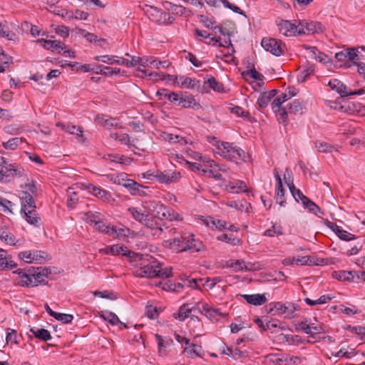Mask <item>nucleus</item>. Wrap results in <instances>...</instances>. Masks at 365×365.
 <instances>
[{
  "label": "nucleus",
  "instance_id": "f257e3e1",
  "mask_svg": "<svg viewBox=\"0 0 365 365\" xmlns=\"http://www.w3.org/2000/svg\"><path fill=\"white\" fill-rule=\"evenodd\" d=\"M14 282L21 287H36L46 282L51 272L46 267H32L28 270L19 269L13 272Z\"/></svg>",
  "mask_w": 365,
  "mask_h": 365
},
{
  "label": "nucleus",
  "instance_id": "f03ea898",
  "mask_svg": "<svg viewBox=\"0 0 365 365\" xmlns=\"http://www.w3.org/2000/svg\"><path fill=\"white\" fill-rule=\"evenodd\" d=\"M207 140L215 148L216 154L233 162L239 160L246 161V155L243 150L232 143L219 140L216 137H207Z\"/></svg>",
  "mask_w": 365,
  "mask_h": 365
},
{
  "label": "nucleus",
  "instance_id": "7ed1b4c3",
  "mask_svg": "<svg viewBox=\"0 0 365 365\" xmlns=\"http://www.w3.org/2000/svg\"><path fill=\"white\" fill-rule=\"evenodd\" d=\"M163 245L178 252L187 250L200 252L204 248L202 242H197L192 235H189L187 237L179 236L173 239L165 240Z\"/></svg>",
  "mask_w": 365,
  "mask_h": 365
},
{
  "label": "nucleus",
  "instance_id": "20e7f679",
  "mask_svg": "<svg viewBox=\"0 0 365 365\" xmlns=\"http://www.w3.org/2000/svg\"><path fill=\"white\" fill-rule=\"evenodd\" d=\"M136 273L140 277L168 278L172 276V267L163 268L158 262L153 261L141 267Z\"/></svg>",
  "mask_w": 365,
  "mask_h": 365
},
{
  "label": "nucleus",
  "instance_id": "39448f33",
  "mask_svg": "<svg viewBox=\"0 0 365 365\" xmlns=\"http://www.w3.org/2000/svg\"><path fill=\"white\" fill-rule=\"evenodd\" d=\"M299 309L297 304L292 302H272L269 304L268 313L272 315L283 316L286 319L295 317V312Z\"/></svg>",
  "mask_w": 365,
  "mask_h": 365
},
{
  "label": "nucleus",
  "instance_id": "423d86ee",
  "mask_svg": "<svg viewBox=\"0 0 365 365\" xmlns=\"http://www.w3.org/2000/svg\"><path fill=\"white\" fill-rule=\"evenodd\" d=\"M148 205V209L155 212L156 217L160 219L165 218L170 221H180L182 219L178 212L170 207L164 206L163 205L155 202H150Z\"/></svg>",
  "mask_w": 365,
  "mask_h": 365
},
{
  "label": "nucleus",
  "instance_id": "0eeeda50",
  "mask_svg": "<svg viewBox=\"0 0 365 365\" xmlns=\"http://www.w3.org/2000/svg\"><path fill=\"white\" fill-rule=\"evenodd\" d=\"M145 14L150 21L160 25L172 24L174 20L169 14L153 6H147Z\"/></svg>",
  "mask_w": 365,
  "mask_h": 365
},
{
  "label": "nucleus",
  "instance_id": "6e6552de",
  "mask_svg": "<svg viewBox=\"0 0 365 365\" xmlns=\"http://www.w3.org/2000/svg\"><path fill=\"white\" fill-rule=\"evenodd\" d=\"M276 24L279 34L284 36L292 37L299 35V24L297 21L292 23L288 20L279 19L276 21Z\"/></svg>",
  "mask_w": 365,
  "mask_h": 365
},
{
  "label": "nucleus",
  "instance_id": "1a4fd4ad",
  "mask_svg": "<svg viewBox=\"0 0 365 365\" xmlns=\"http://www.w3.org/2000/svg\"><path fill=\"white\" fill-rule=\"evenodd\" d=\"M150 177L155 178L160 183H172L177 182L180 178L179 172L175 170H167L164 171L157 170L150 173H147V178L152 179Z\"/></svg>",
  "mask_w": 365,
  "mask_h": 365
},
{
  "label": "nucleus",
  "instance_id": "9d476101",
  "mask_svg": "<svg viewBox=\"0 0 365 365\" xmlns=\"http://www.w3.org/2000/svg\"><path fill=\"white\" fill-rule=\"evenodd\" d=\"M327 85L332 91H336L342 98L354 95H361L364 93L362 88L352 91L343 82L336 78L330 80Z\"/></svg>",
  "mask_w": 365,
  "mask_h": 365
},
{
  "label": "nucleus",
  "instance_id": "9b49d317",
  "mask_svg": "<svg viewBox=\"0 0 365 365\" xmlns=\"http://www.w3.org/2000/svg\"><path fill=\"white\" fill-rule=\"evenodd\" d=\"M262 46L267 51L276 56L282 55L286 46L282 41L274 38H264L261 42Z\"/></svg>",
  "mask_w": 365,
  "mask_h": 365
},
{
  "label": "nucleus",
  "instance_id": "f8f14e48",
  "mask_svg": "<svg viewBox=\"0 0 365 365\" xmlns=\"http://www.w3.org/2000/svg\"><path fill=\"white\" fill-rule=\"evenodd\" d=\"M24 171L14 164H9L4 158L0 156V180L7 177L22 176Z\"/></svg>",
  "mask_w": 365,
  "mask_h": 365
},
{
  "label": "nucleus",
  "instance_id": "ddd939ff",
  "mask_svg": "<svg viewBox=\"0 0 365 365\" xmlns=\"http://www.w3.org/2000/svg\"><path fill=\"white\" fill-rule=\"evenodd\" d=\"M18 255L21 260L28 264L38 263L44 259L43 252L40 250H26Z\"/></svg>",
  "mask_w": 365,
  "mask_h": 365
},
{
  "label": "nucleus",
  "instance_id": "4468645a",
  "mask_svg": "<svg viewBox=\"0 0 365 365\" xmlns=\"http://www.w3.org/2000/svg\"><path fill=\"white\" fill-rule=\"evenodd\" d=\"M207 88L218 93H222L225 91L223 84L217 81L213 76H210L206 81H205L202 86H198L197 90L202 93H208L209 90Z\"/></svg>",
  "mask_w": 365,
  "mask_h": 365
},
{
  "label": "nucleus",
  "instance_id": "2eb2a0df",
  "mask_svg": "<svg viewBox=\"0 0 365 365\" xmlns=\"http://www.w3.org/2000/svg\"><path fill=\"white\" fill-rule=\"evenodd\" d=\"M299 35L313 34L323 31L322 24L317 21H299Z\"/></svg>",
  "mask_w": 365,
  "mask_h": 365
},
{
  "label": "nucleus",
  "instance_id": "dca6fc26",
  "mask_svg": "<svg viewBox=\"0 0 365 365\" xmlns=\"http://www.w3.org/2000/svg\"><path fill=\"white\" fill-rule=\"evenodd\" d=\"M93 227L98 232L108 235L113 237H119L123 235V230H117L115 227L110 225V224H106L103 221V217L93 226Z\"/></svg>",
  "mask_w": 365,
  "mask_h": 365
},
{
  "label": "nucleus",
  "instance_id": "f3484780",
  "mask_svg": "<svg viewBox=\"0 0 365 365\" xmlns=\"http://www.w3.org/2000/svg\"><path fill=\"white\" fill-rule=\"evenodd\" d=\"M283 102L278 98L274 99L272 103V108L278 116V120L284 125L287 124V111L285 107L282 106Z\"/></svg>",
  "mask_w": 365,
  "mask_h": 365
},
{
  "label": "nucleus",
  "instance_id": "a211bd4d",
  "mask_svg": "<svg viewBox=\"0 0 365 365\" xmlns=\"http://www.w3.org/2000/svg\"><path fill=\"white\" fill-rule=\"evenodd\" d=\"M86 188L88 191V192L96 196V197L102 200L104 202H108L112 200L111 194L108 191L102 189L100 187L96 186L92 184H88Z\"/></svg>",
  "mask_w": 365,
  "mask_h": 365
},
{
  "label": "nucleus",
  "instance_id": "6ab92c4d",
  "mask_svg": "<svg viewBox=\"0 0 365 365\" xmlns=\"http://www.w3.org/2000/svg\"><path fill=\"white\" fill-rule=\"evenodd\" d=\"M19 199L21 202V210H25L36 208V203L33 196L28 191H23L20 195Z\"/></svg>",
  "mask_w": 365,
  "mask_h": 365
},
{
  "label": "nucleus",
  "instance_id": "aec40b11",
  "mask_svg": "<svg viewBox=\"0 0 365 365\" xmlns=\"http://www.w3.org/2000/svg\"><path fill=\"white\" fill-rule=\"evenodd\" d=\"M36 209V208L25 210V212L20 211V212L22 217L29 224L36 227H38L41 225V220Z\"/></svg>",
  "mask_w": 365,
  "mask_h": 365
},
{
  "label": "nucleus",
  "instance_id": "412c9836",
  "mask_svg": "<svg viewBox=\"0 0 365 365\" xmlns=\"http://www.w3.org/2000/svg\"><path fill=\"white\" fill-rule=\"evenodd\" d=\"M38 42L44 48L51 50L52 51H56L58 53H61V51L66 48L65 44L60 41L40 39L38 41Z\"/></svg>",
  "mask_w": 365,
  "mask_h": 365
},
{
  "label": "nucleus",
  "instance_id": "4be33fe9",
  "mask_svg": "<svg viewBox=\"0 0 365 365\" xmlns=\"http://www.w3.org/2000/svg\"><path fill=\"white\" fill-rule=\"evenodd\" d=\"M178 106L184 108H192L195 110H200L201 108L200 104L191 95L182 94Z\"/></svg>",
  "mask_w": 365,
  "mask_h": 365
},
{
  "label": "nucleus",
  "instance_id": "5701e85b",
  "mask_svg": "<svg viewBox=\"0 0 365 365\" xmlns=\"http://www.w3.org/2000/svg\"><path fill=\"white\" fill-rule=\"evenodd\" d=\"M290 174H291L290 170L288 168H287L286 170H285V173H284V180H285L286 182L287 183V185L289 186L290 192L292 193V196L294 197V198L295 199V200L297 202H299V200H301L302 203L304 202V200L307 198V197L305 196L301 192L300 190L297 189L295 187L294 185L293 184V182H287V175L289 176Z\"/></svg>",
  "mask_w": 365,
  "mask_h": 365
},
{
  "label": "nucleus",
  "instance_id": "b1692460",
  "mask_svg": "<svg viewBox=\"0 0 365 365\" xmlns=\"http://www.w3.org/2000/svg\"><path fill=\"white\" fill-rule=\"evenodd\" d=\"M199 220L208 227H212V228L215 227L219 230L227 229V223L225 220H214L212 217H205L203 216H200L199 217Z\"/></svg>",
  "mask_w": 365,
  "mask_h": 365
},
{
  "label": "nucleus",
  "instance_id": "393cba45",
  "mask_svg": "<svg viewBox=\"0 0 365 365\" xmlns=\"http://www.w3.org/2000/svg\"><path fill=\"white\" fill-rule=\"evenodd\" d=\"M243 299L250 304L260 306L267 302L264 294H243Z\"/></svg>",
  "mask_w": 365,
  "mask_h": 365
},
{
  "label": "nucleus",
  "instance_id": "a878e982",
  "mask_svg": "<svg viewBox=\"0 0 365 365\" xmlns=\"http://www.w3.org/2000/svg\"><path fill=\"white\" fill-rule=\"evenodd\" d=\"M312 263V261L307 256L303 257H287L283 259L282 264L285 266H290L293 264L297 265H306L310 264Z\"/></svg>",
  "mask_w": 365,
  "mask_h": 365
},
{
  "label": "nucleus",
  "instance_id": "bb28decb",
  "mask_svg": "<svg viewBox=\"0 0 365 365\" xmlns=\"http://www.w3.org/2000/svg\"><path fill=\"white\" fill-rule=\"evenodd\" d=\"M125 56L130 57L131 60H128L124 58H122L121 62H122L123 65H125V66H127L128 68L134 67L138 64L144 68L147 66L146 63H145L146 58H145V57L140 58L138 56H131L128 53H126Z\"/></svg>",
  "mask_w": 365,
  "mask_h": 365
},
{
  "label": "nucleus",
  "instance_id": "cd10ccee",
  "mask_svg": "<svg viewBox=\"0 0 365 365\" xmlns=\"http://www.w3.org/2000/svg\"><path fill=\"white\" fill-rule=\"evenodd\" d=\"M226 190L232 193H240L247 192L246 184L241 180L230 182L226 185Z\"/></svg>",
  "mask_w": 365,
  "mask_h": 365
},
{
  "label": "nucleus",
  "instance_id": "c85d7f7f",
  "mask_svg": "<svg viewBox=\"0 0 365 365\" xmlns=\"http://www.w3.org/2000/svg\"><path fill=\"white\" fill-rule=\"evenodd\" d=\"M57 126H61L62 129L65 130L69 133L76 134L79 138V141L83 143L85 141V138L83 136V130L79 126H76L70 124L64 125L61 123H58Z\"/></svg>",
  "mask_w": 365,
  "mask_h": 365
},
{
  "label": "nucleus",
  "instance_id": "c756f323",
  "mask_svg": "<svg viewBox=\"0 0 365 365\" xmlns=\"http://www.w3.org/2000/svg\"><path fill=\"white\" fill-rule=\"evenodd\" d=\"M228 207L235 208L242 212H249L251 208V205L247 202L245 200H230L226 202Z\"/></svg>",
  "mask_w": 365,
  "mask_h": 365
},
{
  "label": "nucleus",
  "instance_id": "7c9ffc66",
  "mask_svg": "<svg viewBox=\"0 0 365 365\" xmlns=\"http://www.w3.org/2000/svg\"><path fill=\"white\" fill-rule=\"evenodd\" d=\"M16 264L11 260V257L7 256L5 250H0V270L5 269H13L16 267Z\"/></svg>",
  "mask_w": 365,
  "mask_h": 365
},
{
  "label": "nucleus",
  "instance_id": "2f4dec72",
  "mask_svg": "<svg viewBox=\"0 0 365 365\" xmlns=\"http://www.w3.org/2000/svg\"><path fill=\"white\" fill-rule=\"evenodd\" d=\"M128 212L138 222H143L147 219L148 213L140 207H132L128 209Z\"/></svg>",
  "mask_w": 365,
  "mask_h": 365
},
{
  "label": "nucleus",
  "instance_id": "473e14b6",
  "mask_svg": "<svg viewBox=\"0 0 365 365\" xmlns=\"http://www.w3.org/2000/svg\"><path fill=\"white\" fill-rule=\"evenodd\" d=\"M178 83L181 88L197 89L198 86H200V81H196L195 79L187 76H180Z\"/></svg>",
  "mask_w": 365,
  "mask_h": 365
},
{
  "label": "nucleus",
  "instance_id": "72a5a7b5",
  "mask_svg": "<svg viewBox=\"0 0 365 365\" xmlns=\"http://www.w3.org/2000/svg\"><path fill=\"white\" fill-rule=\"evenodd\" d=\"M276 93V90H271L261 93L257 99V104L262 108H266Z\"/></svg>",
  "mask_w": 365,
  "mask_h": 365
},
{
  "label": "nucleus",
  "instance_id": "f704fd0d",
  "mask_svg": "<svg viewBox=\"0 0 365 365\" xmlns=\"http://www.w3.org/2000/svg\"><path fill=\"white\" fill-rule=\"evenodd\" d=\"M102 217V215L98 212L88 211L83 213L82 219L93 227Z\"/></svg>",
  "mask_w": 365,
  "mask_h": 365
},
{
  "label": "nucleus",
  "instance_id": "c9c22d12",
  "mask_svg": "<svg viewBox=\"0 0 365 365\" xmlns=\"http://www.w3.org/2000/svg\"><path fill=\"white\" fill-rule=\"evenodd\" d=\"M30 331L36 338L43 341H47L51 339V334L47 329L34 327L30 329Z\"/></svg>",
  "mask_w": 365,
  "mask_h": 365
},
{
  "label": "nucleus",
  "instance_id": "e433bc0d",
  "mask_svg": "<svg viewBox=\"0 0 365 365\" xmlns=\"http://www.w3.org/2000/svg\"><path fill=\"white\" fill-rule=\"evenodd\" d=\"M122 58L118 57L116 56H109V55H105V56H96L94 57V59L98 61H102L103 63H108V64H117V65H123L122 64Z\"/></svg>",
  "mask_w": 365,
  "mask_h": 365
},
{
  "label": "nucleus",
  "instance_id": "4c0bfd02",
  "mask_svg": "<svg viewBox=\"0 0 365 365\" xmlns=\"http://www.w3.org/2000/svg\"><path fill=\"white\" fill-rule=\"evenodd\" d=\"M344 51H345V55L346 56V59L349 61L351 62V63L349 62L347 63V64L346 65V67H350L351 66V64L356 65V63H357L356 61H358L359 59L358 49L351 48H347Z\"/></svg>",
  "mask_w": 365,
  "mask_h": 365
},
{
  "label": "nucleus",
  "instance_id": "58836bf2",
  "mask_svg": "<svg viewBox=\"0 0 365 365\" xmlns=\"http://www.w3.org/2000/svg\"><path fill=\"white\" fill-rule=\"evenodd\" d=\"M161 138L163 140H167L171 143H180L181 145L187 143L186 140L183 137L179 136L178 135H173L172 133L166 132H163L161 134Z\"/></svg>",
  "mask_w": 365,
  "mask_h": 365
},
{
  "label": "nucleus",
  "instance_id": "ea45409f",
  "mask_svg": "<svg viewBox=\"0 0 365 365\" xmlns=\"http://www.w3.org/2000/svg\"><path fill=\"white\" fill-rule=\"evenodd\" d=\"M304 106L299 100H294L291 103L288 105L287 109V114H302L303 112Z\"/></svg>",
  "mask_w": 365,
  "mask_h": 365
},
{
  "label": "nucleus",
  "instance_id": "a19ab883",
  "mask_svg": "<svg viewBox=\"0 0 365 365\" xmlns=\"http://www.w3.org/2000/svg\"><path fill=\"white\" fill-rule=\"evenodd\" d=\"M332 275L334 279L339 281L351 282V280L353 279L352 271L341 270L338 272H334Z\"/></svg>",
  "mask_w": 365,
  "mask_h": 365
},
{
  "label": "nucleus",
  "instance_id": "79ce46f5",
  "mask_svg": "<svg viewBox=\"0 0 365 365\" xmlns=\"http://www.w3.org/2000/svg\"><path fill=\"white\" fill-rule=\"evenodd\" d=\"M155 338L158 343L159 351L173 344V341L170 337L163 338L161 335L156 334Z\"/></svg>",
  "mask_w": 365,
  "mask_h": 365
},
{
  "label": "nucleus",
  "instance_id": "37998d69",
  "mask_svg": "<svg viewBox=\"0 0 365 365\" xmlns=\"http://www.w3.org/2000/svg\"><path fill=\"white\" fill-rule=\"evenodd\" d=\"M22 138H13L6 142H3L2 145L6 150H14L17 147L24 142Z\"/></svg>",
  "mask_w": 365,
  "mask_h": 365
},
{
  "label": "nucleus",
  "instance_id": "c03bdc74",
  "mask_svg": "<svg viewBox=\"0 0 365 365\" xmlns=\"http://www.w3.org/2000/svg\"><path fill=\"white\" fill-rule=\"evenodd\" d=\"M0 36L4 37L9 41H16L18 40L17 35L14 32L10 31L6 25H3L1 23H0Z\"/></svg>",
  "mask_w": 365,
  "mask_h": 365
},
{
  "label": "nucleus",
  "instance_id": "a18cd8bd",
  "mask_svg": "<svg viewBox=\"0 0 365 365\" xmlns=\"http://www.w3.org/2000/svg\"><path fill=\"white\" fill-rule=\"evenodd\" d=\"M245 261L242 259H230L226 262V267L232 269L234 272H245Z\"/></svg>",
  "mask_w": 365,
  "mask_h": 365
},
{
  "label": "nucleus",
  "instance_id": "49530a36",
  "mask_svg": "<svg viewBox=\"0 0 365 365\" xmlns=\"http://www.w3.org/2000/svg\"><path fill=\"white\" fill-rule=\"evenodd\" d=\"M110 252L111 255H123L128 256L130 255V251L125 246L113 245L110 246Z\"/></svg>",
  "mask_w": 365,
  "mask_h": 365
},
{
  "label": "nucleus",
  "instance_id": "de8ad7c7",
  "mask_svg": "<svg viewBox=\"0 0 365 365\" xmlns=\"http://www.w3.org/2000/svg\"><path fill=\"white\" fill-rule=\"evenodd\" d=\"M314 67L312 65H309L303 68L297 76L298 81H305L312 74L314 73Z\"/></svg>",
  "mask_w": 365,
  "mask_h": 365
},
{
  "label": "nucleus",
  "instance_id": "09e8293b",
  "mask_svg": "<svg viewBox=\"0 0 365 365\" xmlns=\"http://www.w3.org/2000/svg\"><path fill=\"white\" fill-rule=\"evenodd\" d=\"M302 205L304 208L308 209L309 212H313L315 215H317L318 213L321 215L324 214V212L321 208L308 197L304 200V202H302Z\"/></svg>",
  "mask_w": 365,
  "mask_h": 365
},
{
  "label": "nucleus",
  "instance_id": "8fccbe9b",
  "mask_svg": "<svg viewBox=\"0 0 365 365\" xmlns=\"http://www.w3.org/2000/svg\"><path fill=\"white\" fill-rule=\"evenodd\" d=\"M314 145L317 150L321 153H331L334 150H336L335 145H330L323 141H316Z\"/></svg>",
  "mask_w": 365,
  "mask_h": 365
},
{
  "label": "nucleus",
  "instance_id": "3c124183",
  "mask_svg": "<svg viewBox=\"0 0 365 365\" xmlns=\"http://www.w3.org/2000/svg\"><path fill=\"white\" fill-rule=\"evenodd\" d=\"M308 48L310 49L312 56L316 60L323 63L329 62L328 56L326 54L319 52L315 47H309Z\"/></svg>",
  "mask_w": 365,
  "mask_h": 365
},
{
  "label": "nucleus",
  "instance_id": "603ef678",
  "mask_svg": "<svg viewBox=\"0 0 365 365\" xmlns=\"http://www.w3.org/2000/svg\"><path fill=\"white\" fill-rule=\"evenodd\" d=\"M282 235L283 231L282 226L280 225L277 224L273 225L271 228L267 229L264 232V235L267 237H274L276 235L279 236Z\"/></svg>",
  "mask_w": 365,
  "mask_h": 365
},
{
  "label": "nucleus",
  "instance_id": "864d4df0",
  "mask_svg": "<svg viewBox=\"0 0 365 365\" xmlns=\"http://www.w3.org/2000/svg\"><path fill=\"white\" fill-rule=\"evenodd\" d=\"M101 317L106 321L110 322L112 325H116L120 322L118 316L111 312H103Z\"/></svg>",
  "mask_w": 365,
  "mask_h": 365
},
{
  "label": "nucleus",
  "instance_id": "5fc2aeb1",
  "mask_svg": "<svg viewBox=\"0 0 365 365\" xmlns=\"http://www.w3.org/2000/svg\"><path fill=\"white\" fill-rule=\"evenodd\" d=\"M284 192H285V190H284L282 185V187H279V185H277L275 200H276V202L280 206H284L285 203H286L285 198H284Z\"/></svg>",
  "mask_w": 365,
  "mask_h": 365
},
{
  "label": "nucleus",
  "instance_id": "6e6d98bb",
  "mask_svg": "<svg viewBox=\"0 0 365 365\" xmlns=\"http://www.w3.org/2000/svg\"><path fill=\"white\" fill-rule=\"evenodd\" d=\"M222 353L234 358H241L243 356L242 351H241L238 348L232 349L228 346H225Z\"/></svg>",
  "mask_w": 365,
  "mask_h": 365
},
{
  "label": "nucleus",
  "instance_id": "4d7b16f0",
  "mask_svg": "<svg viewBox=\"0 0 365 365\" xmlns=\"http://www.w3.org/2000/svg\"><path fill=\"white\" fill-rule=\"evenodd\" d=\"M201 346L192 344L190 347H185L184 352H186L192 358L200 356Z\"/></svg>",
  "mask_w": 365,
  "mask_h": 365
},
{
  "label": "nucleus",
  "instance_id": "13d9d810",
  "mask_svg": "<svg viewBox=\"0 0 365 365\" xmlns=\"http://www.w3.org/2000/svg\"><path fill=\"white\" fill-rule=\"evenodd\" d=\"M245 78L249 76L256 81H262L264 76L257 72L254 68L242 73Z\"/></svg>",
  "mask_w": 365,
  "mask_h": 365
},
{
  "label": "nucleus",
  "instance_id": "bf43d9fd",
  "mask_svg": "<svg viewBox=\"0 0 365 365\" xmlns=\"http://www.w3.org/2000/svg\"><path fill=\"white\" fill-rule=\"evenodd\" d=\"M191 309L187 304H183L180 307L178 317H176L180 321L185 320L190 314Z\"/></svg>",
  "mask_w": 365,
  "mask_h": 365
},
{
  "label": "nucleus",
  "instance_id": "052dcab7",
  "mask_svg": "<svg viewBox=\"0 0 365 365\" xmlns=\"http://www.w3.org/2000/svg\"><path fill=\"white\" fill-rule=\"evenodd\" d=\"M93 294L96 297H101V298L108 299H110V300H114V299H117V297H116V295L115 294L114 292H113L111 291H108V290H105V291H95L93 292Z\"/></svg>",
  "mask_w": 365,
  "mask_h": 365
},
{
  "label": "nucleus",
  "instance_id": "680f3d73",
  "mask_svg": "<svg viewBox=\"0 0 365 365\" xmlns=\"http://www.w3.org/2000/svg\"><path fill=\"white\" fill-rule=\"evenodd\" d=\"M145 63L147 66L155 68H159L160 67L167 68L169 66V63L168 61H158L156 60L149 59L148 58H146Z\"/></svg>",
  "mask_w": 365,
  "mask_h": 365
},
{
  "label": "nucleus",
  "instance_id": "e2e57ef3",
  "mask_svg": "<svg viewBox=\"0 0 365 365\" xmlns=\"http://www.w3.org/2000/svg\"><path fill=\"white\" fill-rule=\"evenodd\" d=\"M78 200L77 194L75 192H71V189L68 190V200L67 205L69 208H73Z\"/></svg>",
  "mask_w": 365,
  "mask_h": 365
},
{
  "label": "nucleus",
  "instance_id": "0e129e2a",
  "mask_svg": "<svg viewBox=\"0 0 365 365\" xmlns=\"http://www.w3.org/2000/svg\"><path fill=\"white\" fill-rule=\"evenodd\" d=\"M66 15L69 19H73L76 20H86L88 17V14L81 10H76L72 14H69L66 12Z\"/></svg>",
  "mask_w": 365,
  "mask_h": 365
},
{
  "label": "nucleus",
  "instance_id": "69168bd1",
  "mask_svg": "<svg viewBox=\"0 0 365 365\" xmlns=\"http://www.w3.org/2000/svg\"><path fill=\"white\" fill-rule=\"evenodd\" d=\"M107 159L110 160L111 162H116L121 164L128 163L131 162L130 158H126L123 155H108Z\"/></svg>",
  "mask_w": 365,
  "mask_h": 365
},
{
  "label": "nucleus",
  "instance_id": "338daca9",
  "mask_svg": "<svg viewBox=\"0 0 365 365\" xmlns=\"http://www.w3.org/2000/svg\"><path fill=\"white\" fill-rule=\"evenodd\" d=\"M221 4L224 6V7L232 10L235 13L245 16L243 11L239 6L229 2L227 0H222Z\"/></svg>",
  "mask_w": 365,
  "mask_h": 365
},
{
  "label": "nucleus",
  "instance_id": "774afa93",
  "mask_svg": "<svg viewBox=\"0 0 365 365\" xmlns=\"http://www.w3.org/2000/svg\"><path fill=\"white\" fill-rule=\"evenodd\" d=\"M262 265L259 262H246L244 263L245 272H253L262 269Z\"/></svg>",
  "mask_w": 365,
  "mask_h": 365
}]
</instances>
